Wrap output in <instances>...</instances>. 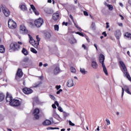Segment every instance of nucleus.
<instances>
[{
	"label": "nucleus",
	"instance_id": "obj_1",
	"mask_svg": "<svg viewBox=\"0 0 131 131\" xmlns=\"http://www.w3.org/2000/svg\"><path fill=\"white\" fill-rule=\"evenodd\" d=\"M6 101L7 103L9 102V105L11 107H19V106L21 105L20 100L13 99V96H12V95L9 94V92H7Z\"/></svg>",
	"mask_w": 131,
	"mask_h": 131
},
{
	"label": "nucleus",
	"instance_id": "obj_2",
	"mask_svg": "<svg viewBox=\"0 0 131 131\" xmlns=\"http://www.w3.org/2000/svg\"><path fill=\"white\" fill-rule=\"evenodd\" d=\"M119 64L121 66V70L123 73L125 75V76L129 81H131V77L129 74L127 72V69L126 68V66L124 64V62L122 61H119Z\"/></svg>",
	"mask_w": 131,
	"mask_h": 131
},
{
	"label": "nucleus",
	"instance_id": "obj_3",
	"mask_svg": "<svg viewBox=\"0 0 131 131\" xmlns=\"http://www.w3.org/2000/svg\"><path fill=\"white\" fill-rule=\"evenodd\" d=\"M10 49L9 51H13V52H16V51H19L20 50V45L17 42H12L10 45Z\"/></svg>",
	"mask_w": 131,
	"mask_h": 131
},
{
	"label": "nucleus",
	"instance_id": "obj_4",
	"mask_svg": "<svg viewBox=\"0 0 131 131\" xmlns=\"http://www.w3.org/2000/svg\"><path fill=\"white\" fill-rule=\"evenodd\" d=\"M28 61H29V57H24L20 62V66L23 68H27L28 67Z\"/></svg>",
	"mask_w": 131,
	"mask_h": 131
},
{
	"label": "nucleus",
	"instance_id": "obj_5",
	"mask_svg": "<svg viewBox=\"0 0 131 131\" xmlns=\"http://www.w3.org/2000/svg\"><path fill=\"white\" fill-rule=\"evenodd\" d=\"M40 112V110L39 108H36L33 111V115H34V120H38L39 119V113Z\"/></svg>",
	"mask_w": 131,
	"mask_h": 131
},
{
	"label": "nucleus",
	"instance_id": "obj_6",
	"mask_svg": "<svg viewBox=\"0 0 131 131\" xmlns=\"http://www.w3.org/2000/svg\"><path fill=\"white\" fill-rule=\"evenodd\" d=\"M8 27L11 29H14L17 27V24L15 23L12 19H9L8 21Z\"/></svg>",
	"mask_w": 131,
	"mask_h": 131
},
{
	"label": "nucleus",
	"instance_id": "obj_7",
	"mask_svg": "<svg viewBox=\"0 0 131 131\" xmlns=\"http://www.w3.org/2000/svg\"><path fill=\"white\" fill-rule=\"evenodd\" d=\"M43 24V19L41 18V17L36 19L35 20V25L38 28H39Z\"/></svg>",
	"mask_w": 131,
	"mask_h": 131
},
{
	"label": "nucleus",
	"instance_id": "obj_8",
	"mask_svg": "<svg viewBox=\"0 0 131 131\" xmlns=\"http://www.w3.org/2000/svg\"><path fill=\"white\" fill-rule=\"evenodd\" d=\"M19 32L22 34H27V33H28V30L26 29V27H25V26H24V25H20L19 28Z\"/></svg>",
	"mask_w": 131,
	"mask_h": 131
},
{
	"label": "nucleus",
	"instance_id": "obj_9",
	"mask_svg": "<svg viewBox=\"0 0 131 131\" xmlns=\"http://www.w3.org/2000/svg\"><path fill=\"white\" fill-rule=\"evenodd\" d=\"M22 91L25 95H30V94H32V93H33V90H32V89L27 87L23 88Z\"/></svg>",
	"mask_w": 131,
	"mask_h": 131
},
{
	"label": "nucleus",
	"instance_id": "obj_10",
	"mask_svg": "<svg viewBox=\"0 0 131 131\" xmlns=\"http://www.w3.org/2000/svg\"><path fill=\"white\" fill-rule=\"evenodd\" d=\"M114 34L116 39L119 41V39H120V37L121 36V31H120V30H116Z\"/></svg>",
	"mask_w": 131,
	"mask_h": 131
},
{
	"label": "nucleus",
	"instance_id": "obj_11",
	"mask_svg": "<svg viewBox=\"0 0 131 131\" xmlns=\"http://www.w3.org/2000/svg\"><path fill=\"white\" fill-rule=\"evenodd\" d=\"M2 9L5 16L6 17H9L10 16V14H11V12L9 11V10L5 9V7H4V6L2 7Z\"/></svg>",
	"mask_w": 131,
	"mask_h": 131
},
{
	"label": "nucleus",
	"instance_id": "obj_12",
	"mask_svg": "<svg viewBox=\"0 0 131 131\" xmlns=\"http://www.w3.org/2000/svg\"><path fill=\"white\" fill-rule=\"evenodd\" d=\"M61 69L59 66L56 67L55 69L53 70V74L54 75H58L60 72H61Z\"/></svg>",
	"mask_w": 131,
	"mask_h": 131
},
{
	"label": "nucleus",
	"instance_id": "obj_13",
	"mask_svg": "<svg viewBox=\"0 0 131 131\" xmlns=\"http://www.w3.org/2000/svg\"><path fill=\"white\" fill-rule=\"evenodd\" d=\"M53 117H54V118H55V119H57L60 122L63 121V119H62V118L60 117V116H59V115H58L55 111L53 112Z\"/></svg>",
	"mask_w": 131,
	"mask_h": 131
},
{
	"label": "nucleus",
	"instance_id": "obj_14",
	"mask_svg": "<svg viewBox=\"0 0 131 131\" xmlns=\"http://www.w3.org/2000/svg\"><path fill=\"white\" fill-rule=\"evenodd\" d=\"M44 36L46 40H50L51 39V37H52V35L51 34V33L46 32L44 33Z\"/></svg>",
	"mask_w": 131,
	"mask_h": 131
},
{
	"label": "nucleus",
	"instance_id": "obj_15",
	"mask_svg": "<svg viewBox=\"0 0 131 131\" xmlns=\"http://www.w3.org/2000/svg\"><path fill=\"white\" fill-rule=\"evenodd\" d=\"M67 85L68 88H71L74 85V83L73 82V79H70L68 81L67 83Z\"/></svg>",
	"mask_w": 131,
	"mask_h": 131
},
{
	"label": "nucleus",
	"instance_id": "obj_16",
	"mask_svg": "<svg viewBox=\"0 0 131 131\" xmlns=\"http://www.w3.org/2000/svg\"><path fill=\"white\" fill-rule=\"evenodd\" d=\"M34 103H37V105H42V102L39 101L38 97H36L34 100V102H32L33 106H34Z\"/></svg>",
	"mask_w": 131,
	"mask_h": 131
},
{
	"label": "nucleus",
	"instance_id": "obj_17",
	"mask_svg": "<svg viewBox=\"0 0 131 131\" xmlns=\"http://www.w3.org/2000/svg\"><path fill=\"white\" fill-rule=\"evenodd\" d=\"M60 18V15L58 13H54L52 15V19L54 21H57Z\"/></svg>",
	"mask_w": 131,
	"mask_h": 131
},
{
	"label": "nucleus",
	"instance_id": "obj_18",
	"mask_svg": "<svg viewBox=\"0 0 131 131\" xmlns=\"http://www.w3.org/2000/svg\"><path fill=\"white\" fill-rule=\"evenodd\" d=\"M45 13H46V14H53V13H54V11H53V9L50 8H46L44 10Z\"/></svg>",
	"mask_w": 131,
	"mask_h": 131
},
{
	"label": "nucleus",
	"instance_id": "obj_19",
	"mask_svg": "<svg viewBox=\"0 0 131 131\" xmlns=\"http://www.w3.org/2000/svg\"><path fill=\"white\" fill-rule=\"evenodd\" d=\"M43 125L47 126L48 125H51L52 124V121L50 120H46L42 122Z\"/></svg>",
	"mask_w": 131,
	"mask_h": 131
},
{
	"label": "nucleus",
	"instance_id": "obj_20",
	"mask_svg": "<svg viewBox=\"0 0 131 131\" xmlns=\"http://www.w3.org/2000/svg\"><path fill=\"white\" fill-rule=\"evenodd\" d=\"M17 75L18 77H19L20 78V77H22V76H23V72H22V69H18L17 72Z\"/></svg>",
	"mask_w": 131,
	"mask_h": 131
},
{
	"label": "nucleus",
	"instance_id": "obj_21",
	"mask_svg": "<svg viewBox=\"0 0 131 131\" xmlns=\"http://www.w3.org/2000/svg\"><path fill=\"white\" fill-rule=\"evenodd\" d=\"M103 61V62L105 61V56L103 54L101 53L99 55V62L101 63Z\"/></svg>",
	"mask_w": 131,
	"mask_h": 131
},
{
	"label": "nucleus",
	"instance_id": "obj_22",
	"mask_svg": "<svg viewBox=\"0 0 131 131\" xmlns=\"http://www.w3.org/2000/svg\"><path fill=\"white\" fill-rule=\"evenodd\" d=\"M91 66L92 68L94 69H98V63H97L96 61H92Z\"/></svg>",
	"mask_w": 131,
	"mask_h": 131
},
{
	"label": "nucleus",
	"instance_id": "obj_23",
	"mask_svg": "<svg viewBox=\"0 0 131 131\" xmlns=\"http://www.w3.org/2000/svg\"><path fill=\"white\" fill-rule=\"evenodd\" d=\"M129 89V88H128V86L127 85H125L124 86V88L123 87H122V97H123V95L124 94V91H126V90H128Z\"/></svg>",
	"mask_w": 131,
	"mask_h": 131
},
{
	"label": "nucleus",
	"instance_id": "obj_24",
	"mask_svg": "<svg viewBox=\"0 0 131 131\" xmlns=\"http://www.w3.org/2000/svg\"><path fill=\"white\" fill-rule=\"evenodd\" d=\"M19 8H20V10L22 11H27V7H26V5L25 3H24V4L21 5H19Z\"/></svg>",
	"mask_w": 131,
	"mask_h": 131
},
{
	"label": "nucleus",
	"instance_id": "obj_25",
	"mask_svg": "<svg viewBox=\"0 0 131 131\" xmlns=\"http://www.w3.org/2000/svg\"><path fill=\"white\" fill-rule=\"evenodd\" d=\"M28 36L29 39H30V41H34L33 45H37V42L35 41V40L33 39V37L30 34H28Z\"/></svg>",
	"mask_w": 131,
	"mask_h": 131
},
{
	"label": "nucleus",
	"instance_id": "obj_26",
	"mask_svg": "<svg viewBox=\"0 0 131 131\" xmlns=\"http://www.w3.org/2000/svg\"><path fill=\"white\" fill-rule=\"evenodd\" d=\"M21 53L22 54L25 55V56H27V55H28V51L26 49L24 48H23V50H21Z\"/></svg>",
	"mask_w": 131,
	"mask_h": 131
},
{
	"label": "nucleus",
	"instance_id": "obj_27",
	"mask_svg": "<svg viewBox=\"0 0 131 131\" xmlns=\"http://www.w3.org/2000/svg\"><path fill=\"white\" fill-rule=\"evenodd\" d=\"M124 36L125 37H127V38H129V39H131V33L128 32H126L124 34Z\"/></svg>",
	"mask_w": 131,
	"mask_h": 131
},
{
	"label": "nucleus",
	"instance_id": "obj_28",
	"mask_svg": "<svg viewBox=\"0 0 131 131\" xmlns=\"http://www.w3.org/2000/svg\"><path fill=\"white\" fill-rule=\"evenodd\" d=\"M5 50L6 49L5 48V46H4V45H0V53H5Z\"/></svg>",
	"mask_w": 131,
	"mask_h": 131
},
{
	"label": "nucleus",
	"instance_id": "obj_29",
	"mask_svg": "<svg viewBox=\"0 0 131 131\" xmlns=\"http://www.w3.org/2000/svg\"><path fill=\"white\" fill-rule=\"evenodd\" d=\"M30 6H31V8L29 9L30 13H31V14H32V11H31V9H32V10L33 11H35L36 8H35V6H34V5H33L32 4Z\"/></svg>",
	"mask_w": 131,
	"mask_h": 131
},
{
	"label": "nucleus",
	"instance_id": "obj_30",
	"mask_svg": "<svg viewBox=\"0 0 131 131\" xmlns=\"http://www.w3.org/2000/svg\"><path fill=\"white\" fill-rule=\"evenodd\" d=\"M80 72H81V73H82L83 75L86 74V73H88V71H85V69H82V68H80Z\"/></svg>",
	"mask_w": 131,
	"mask_h": 131
},
{
	"label": "nucleus",
	"instance_id": "obj_31",
	"mask_svg": "<svg viewBox=\"0 0 131 131\" xmlns=\"http://www.w3.org/2000/svg\"><path fill=\"white\" fill-rule=\"evenodd\" d=\"M5 100V95L3 93H0V102H3Z\"/></svg>",
	"mask_w": 131,
	"mask_h": 131
},
{
	"label": "nucleus",
	"instance_id": "obj_32",
	"mask_svg": "<svg viewBox=\"0 0 131 131\" xmlns=\"http://www.w3.org/2000/svg\"><path fill=\"white\" fill-rule=\"evenodd\" d=\"M63 118H64V119H66V118L70 115V114L69 113H66V112H63Z\"/></svg>",
	"mask_w": 131,
	"mask_h": 131
},
{
	"label": "nucleus",
	"instance_id": "obj_33",
	"mask_svg": "<svg viewBox=\"0 0 131 131\" xmlns=\"http://www.w3.org/2000/svg\"><path fill=\"white\" fill-rule=\"evenodd\" d=\"M76 34H78L80 36H86V34L80 32H76Z\"/></svg>",
	"mask_w": 131,
	"mask_h": 131
},
{
	"label": "nucleus",
	"instance_id": "obj_34",
	"mask_svg": "<svg viewBox=\"0 0 131 131\" xmlns=\"http://www.w3.org/2000/svg\"><path fill=\"white\" fill-rule=\"evenodd\" d=\"M91 27L92 30H96V24L95 23H92Z\"/></svg>",
	"mask_w": 131,
	"mask_h": 131
},
{
	"label": "nucleus",
	"instance_id": "obj_35",
	"mask_svg": "<svg viewBox=\"0 0 131 131\" xmlns=\"http://www.w3.org/2000/svg\"><path fill=\"white\" fill-rule=\"evenodd\" d=\"M30 50L31 52H32V53H33V54H37V51H36L35 49L33 48H31Z\"/></svg>",
	"mask_w": 131,
	"mask_h": 131
},
{
	"label": "nucleus",
	"instance_id": "obj_36",
	"mask_svg": "<svg viewBox=\"0 0 131 131\" xmlns=\"http://www.w3.org/2000/svg\"><path fill=\"white\" fill-rule=\"evenodd\" d=\"M70 69H71V71L72 73H76V70L73 67H71Z\"/></svg>",
	"mask_w": 131,
	"mask_h": 131
},
{
	"label": "nucleus",
	"instance_id": "obj_37",
	"mask_svg": "<svg viewBox=\"0 0 131 131\" xmlns=\"http://www.w3.org/2000/svg\"><path fill=\"white\" fill-rule=\"evenodd\" d=\"M41 84V82L40 81V82H38V83H36L34 84V88H38V86H39V85Z\"/></svg>",
	"mask_w": 131,
	"mask_h": 131
},
{
	"label": "nucleus",
	"instance_id": "obj_38",
	"mask_svg": "<svg viewBox=\"0 0 131 131\" xmlns=\"http://www.w3.org/2000/svg\"><path fill=\"white\" fill-rule=\"evenodd\" d=\"M103 69V72L105 73V75H106L107 76H108V71H107V68H105L104 69Z\"/></svg>",
	"mask_w": 131,
	"mask_h": 131
},
{
	"label": "nucleus",
	"instance_id": "obj_39",
	"mask_svg": "<svg viewBox=\"0 0 131 131\" xmlns=\"http://www.w3.org/2000/svg\"><path fill=\"white\" fill-rule=\"evenodd\" d=\"M107 7L108 8V9L110 10V11H112V10H113V6L110 5V4H108L107 5Z\"/></svg>",
	"mask_w": 131,
	"mask_h": 131
},
{
	"label": "nucleus",
	"instance_id": "obj_40",
	"mask_svg": "<svg viewBox=\"0 0 131 131\" xmlns=\"http://www.w3.org/2000/svg\"><path fill=\"white\" fill-rule=\"evenodd\" d=\"M54 30L59 31V26L58 25H54Z\"/></svg>",
	"mask_w": 131,
	"mask_h": 131
},
{
	"label": "nucleus",
	"instance_id": "obj_41",
	"mask_svg": "<svg viewBox=\"0 0 131 131\" xmlns=\"http://www.w3.org/2000/svg\"><path fill=\"white\" fill-rule=\"evenodd\" d=\"M36 38L37 39V41L38 42V45H39V42L40 41V38H39L38 35H36Z\"/></svg>",
	"mask_w": 131,
	"mask_h": 131
},
{
	"label": "nucleus",
	"instance_id": "obj_42",
	"mask_svg": "<svg viewBox=\"0 0 131 131\" xmlns=\"http://www.w3.org/2000/svg\"><path fill=\"white\" fill-rule=\"evenodd\" d=\"M33 12L34 13V14L36 16H38V15H39V12L36 9H35V10L33 11Z\"/></svg>",
	"mask_w": 131,
	"mask_h": 131
},
{
	"label": "nucleus",
	"instance_id": "obj_43",
	"mask_svg": "<svg viewBox=\"0 0 131 131\" xmlns=\"http://www.w3.org/2000/svg\"><path fill=\"white\" fill-rule=\"evenodd\" d=\"M69 125L71 126H75V124L73 123L71 120L69 121Z\"/></svg>",
	"mask_w": 131,
	"mask_h": 131
},
{
	"label": "nucleus",
	"instance_id": "obj_44",
	"mask_svg": "<svg viewBox=\"0 0 131 131\" xmlns=\"http://www.w3.org/2000/svg\"><path fill=\"white\" fill-rule=\"evenodd\" d=\"M32 46L35 48V49H37V48H38V46H39V44H38V42H37V44H32Z\"/></svg>",
	"mask_w": 131,
	"mask_h": 131
},
{
	"label": "nucleus",
	"instance_id": "obj_45",
	"mask_svg": "<svg viewBox=\"0 0 131 131\" xmlns=\"http://www.w3.org/2000/svg\"><path fill=\"white\" fill-rule=\"evenodd\" d=\"M49 96L52 100H53V101H56V98L55 97V96L52 95H50Z\"/></svg>",
	"mask_w": 131,
	"mask_h": 131
},
{
	"label": "nucleus",
	"instance_id": "obj_46",
	"mask_svg": "<svg viewBox=\"0 0 131 131\" xmlns=\"http://www.w3.org/2000/svg\"><path fill=\"white\" fill-rule=\"evenodd\" d=\"M55 89H56V90H57V91H59V90H60V89H61V86H60V85H56Z\"/></svg>",
	"mask_w": 131,
	"mask_h": 131
},
{
	"label": "nucleus",
	"instance_id": "obj_47",
	"mask_svg": "<svg viewBox=\"0 0 131 131\" xmlns=\"http://www.w3.org/2000/svg\"><path fill=\"white\" fill-rule=\"evenodd\" d=\"M61 92H63V90L62 89H59L58 91H57L56 92V94L57 95H60V93H61Z\"/></svg>",
	"mask_w": 131,
	"mask_h": 131
},
{
	"label": "nucleus",
	"instance_id": "obj_48",
	"mask_svg": "<svg viewBox=\"0 0 131 131\" xmlns=\"http://www.w3.org/2000/svg\"><path fill=\"white\" fill-rule=\"evenodd\" d=\"M101 64H102L103 69L106 68V66H105V63H104V61H103Z\"/></svg>",
	"mask_w": 131,
	"mask_h": 131
},
{
	"label": "nucleus",
	"instance_id": "obj_49",
	"mask_svg": "<svg viewBox=\"0 0 131 131\" xmlns=\"http://www.w3.org/2000/svg\"><path fill=\"white\" fill-rule=\"evenodd\" d=\"M58 110L60 112H63V109L62 108V107L61 106H58Z\"/></svg>",
	"mask_w": 131,
	"mask_h": 131
},
{
	"label": "nucleus",
	"instance_id": "obj_50",
	"mask_svg": "<svg viewBox=\"0 0 131 131\" xmlns=\"http://www.w3.org/2000/svg\"><path fill=\"white\" fill-rule=\"evenodd\" d=\"M105 121H106L107 125H109V124H110V120H109V119H106Z\"/></svg>",
	"mask_w": 131,
	"mask_h": 131
},
{
	"label": "nucleus",
	"instance_id": "obj_51",
	"mask_svg": "<svg viewBox=\"0 0 131 131\" xmlns=\"http://www.w3.org/2000/svg\"><path fill=\"white\" fill-rule=\"evenodd\" d=\"M52 107L53 109H57V106H56V104L54 102V104L52 105Z\"/></svg>",
	"mask_w": 131,
	"mask_h": 131
},
{
	"label": "nucleus",
	"instance_id": "obj_52",
	"mask_svg": "<svg viewBox=\"0 0 131 131\" xmlns=\"http://www.w3.org/2000/svg\"><path fill=\"white\" fill-rule=\"evenodd\" d=\"M62 25L63 26H68V22H65V21H63L62 23Z\"/></svg>",
	"mask_w": 131,
	"mask_h": 131
},
{
	"label": "nucleus",
	"instance_id": "obj_53",
	"mask_svg": "<svg viewBox=\"0 0 131 131\" xmlns=\"http://www.w3.org/2000/svg\"><path fill=\"white\" fill-rule=\"evenodd\" d=\"M55 105H56L57 107H58V108H59V107H60V106H59V102H58L57 101H55L54 102Z\"/></svg>",
	"mask_w": 131,
	"mask_h": 131
},
{
	"label": "nucleus",
	"instance_id": "obj_54",
	"mask_svg": "<svg viewBox=\"0 0 131 131\" xmlns=\"http://www.w3.org/2000/svg\"><path fill=\"white\" fill-rule=\"evenodd\" d=\"M127 94H128L129 95H131L130 91H129V89H127L126 91H125Z\"/></svg>",
	"mask_w": 131,
	"mask_h": 131
},
{
	"label": "nucleus",
	"instance_id": "obj_55",
	"mask_svg": "<svg viewBox=\"0 0 131 131\" xmlns=\"http://www.w3.org/2000/svg\"><path fill=\"white\" fill-rule=\"evenodd\" d=\"M82 47L83 48V49H84V50H88V47H86V46H85L84 44H83L82 45Z\"/></svg>",
	"mask_w": 131,
	"mask_h": 131
},
{
	"label": "nucleus",
	"instance_id": "obj_56",
	"mask_svg": "<svg viewBox=\"0 0 131 131\" xmlns=\"http://www.w3.org/2000/svg\"><path fill=\"white\" fill-rule=\"evenodd\" d=\"M70 18L71 19V20H72L73 23H74V19H73V16H72V15H70Z\"/></svg>",
	"mask_w": 131,
	"mask_h": 131
},
{
	"label": "nucleus",
	"instance_id": "obj_57",
	"mask_svg": "<svg viewBox=\"0 0 131 131\" xmlns=\"http://www.w3.org/2000/svg\"><path fill=\"white\" fill-rule=\"evenodd\" d=\"M83 14L84 16H89V13L87 11H83Z\"/></svg>",
	"mask_w": 131,
	"mask_h": 131
},
{
	"label": "nucleus",
	"instance_id": "obj_58",
	"mask_svg": "<svg viewBox=\"0 0 131 131\" xmlns=\"http://www.w3.org/2000/svg\"><path fill=\"white\" fill-rule=\"evenodd\" d=\"M102 35H104V37H106V36H107V33H106L105 31L102 32Z\"/></svg>",
	"mask_w": 131,
	"mask_h": 131
},
{
	"label": "nucleus",
	"instance_id": "obj_59",
	"mask_svg": "<svg viewBox=\"0 0 131 131\" xmlns=\"http://www.w3.org/2000/svg\"><path fill=\"white\" fill-rule=\"evenodd\" d=\"M106 29H108V28L110 27V26H109V23H106Z\"/></svg>",
	"mask_w": 131,
	"mask_h": 131
},
{
	"label": "nucleus",
	"instance_id": "obj_60",
	"mask_svg": "<svg viewBox=\"0 0 131 131\" xmlns=\"http://www.w3.org/2000/svg\"><path fill=\"white\" fill-rule=\"evenodd\" d=\"M119 16L121 17V20L124 19V17H123V16H122V15L119 14Z\"/></svg>",
	"mask_w": 131,
	"mask_h": 131
},
{
	"label": "nucleus",
	"instance_id": "obj_61",
	"mask_svg": "<svg viewBox=\"0 0 131 131\" xmlns=\"http://www.w3.org/2000/svg\"><path fill=\"white\" fill-rule=\"evenodd\" d=\"M77 29H78V30H79L80 32H81V31H82V29H81V28H80V27H78V28H77Z\"/></svg>",
	"mask_w": 131,
	"mask_h": 131
},
{
	"label": "nucleus",
	"instance_id": "obj_62",
	"mask_svg": "<svg viewBox=\"0 0 131 131\" xmlns=\"http://www.w3.org/2000/svg\"><path fill=\"white\" fill-rule=\"evenodd\" d=\"M47 129H54V127H48Z\"/></svg>",
	"mask_w": 131,
	"mask_h": 131
},
{
	"label": "nucleus",
	"instance_id": "obj_63",
	"mask_svg": "<svg viewBox=\"0 0 131 131\" xmlns=\"http://www.w3.org/2000/svg\"><path fill=\"white\" fill-rule=\"evenodd\" d=\"M74 26H75L76 28H78V26L75 23V22L74 23Z\"/></svg>",
	"mask_w": 131,
	"mask_h": 131
},
{
	"label": "nucleus",
	"instance_id": "obj_64",
	"mask_svg": "<svg viewBox=\"0 0 131 131\" xmlns=\"http://www.w3.org/2000/svg\"><path fill=\"white\" fill-rule=\"evenodd\" d=\"M39 67H41V66H42V62H39Z\"/></svg>",
	"mask_w": 131,
	"mask_h": 131
}]
</instances>
